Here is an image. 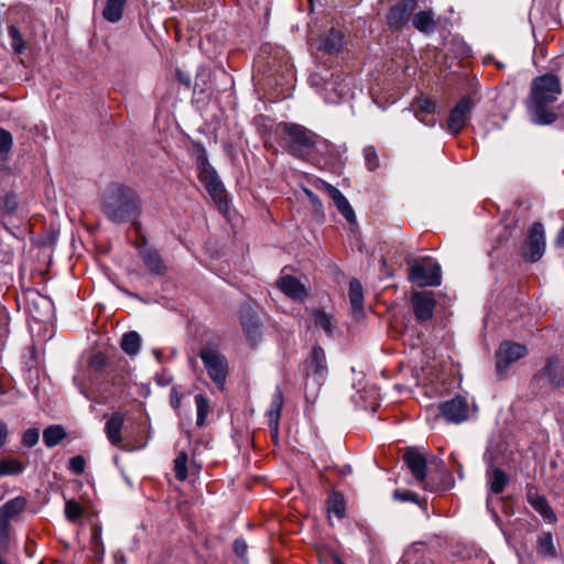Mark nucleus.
<instances>
[{"instance_id": "f257e3e1", "label": "nucleus", "mask_w": 564, "mask_h": 564, "mask_svg": "<svg viewBox=\"0 0 564 564\" xmlns=\"http://www.w3.org/2000/svg\"><path fill=\"white\" fill-rule=\"evenodd\" d=\"M561 95V80L555 74L546 73L533 78L525 100L530 120L539 126L554 123L558 118L557 109L564 107V104L554 107Z\"/></svg>"}, {"instance_id": "f03ea898", "label": "nucleus", "mask_w": 564, "mask_h": 564, "mask_svg": "<svg viewBox=\"0 0 564 564\" xmlns=\"http://www.w3.org/2000/svg\"><path fill=\"white\" fill-rule=\"evenodd\" d=\"M101 209L110 221L122 224L140 214L141 200L131 187L112 183L102 195Z\"/></svg>"}, {"instance_id": "7ed1b4c3", "label": "nucleus", "mask_w": 564, "mask_h": 564, "mask_svg": "<svg viewBox=\"0 0 564 564\" xmlns=\"http://www.w3.org/2000/svg\"><path fill=\"white\" fill-rule=\"evenodd\" d=\"M281 140L290 154L302 160H308L313 154L316 133L304 126L281 122L276 128Z\"/></svg>"}, {"instance_id": "20e7f679", "label": "nucleus", "mask_w": 564, "mask_h": 564, "mask_svg": "<svg viewBox=\"0 0 564 564\" xmlns=\"http://www.w3.org/2000/svg\"><path fill=\"white\" fill-rule=\"evenodd\" d=\"M402 460L410 469L415 480L422 484L425 490H448L454 484L453 477L451 475H447V481L442 485H435L432 480H426V459L424 455L414 447H409L404 451Z\"/></svg>"}, {"instance_id": "39448f33", "label": "nucleus", "mask_w": 564, "mask_h": 564, "mask_svg": "<svg viewBox=\"0 0 564 564\" xmlns=\"http://www.w3.org/2000/svg\"><path fill=\"white\" fill-rule=\"evenodd\" d=\"M198 356L210 380L223 390L229 371L227 358L214 345L202 347Z\"/></svg>"}, {"instance_id": "423d86ee", "label": "nucleus", "mask_w": 564, "mask_h": 564, "mask_svg": "<svg viewBox=\"0 0 564 564\" xmlns=\"http://www.w3.org/2000/svg\"><path fill=\"white\" fill-rule=\"evenodd\" d=\"M24 218L14 193H6L0 196V224L6 230L13 234V229L19 228Z\"/></svg>"}, {"instance_id": "0eeeda50", "label": "nucleus", "mask_w": 564, "mask_h": 564, "mask_svg": "<svg viewBox=\"0 0 564 564\" xmlns=\"http://www.w3.org/2000/svg\"><path fill=\"white\" fill-rule=\"evenodd\" d=\"M417 9V0H399L386 13V22L391 32L401 31Z\"/></svg>"}, {"instance_id": "6e6552de", "label": "nucleus", "mask_w": 564, "mask_h": 564, "mask_svg": "<svg viewBox=\"0 0 564 564\" xmlns=\"http://www.w3.org/2000/svg\"><path fill=\"white\" fill-rule=\"evenodd\" d=\"M528 354L525 345L505 340L496 351V371L500 378L505 377L510 365Z\"/></svg>"}, {"instance_id": "1a4fd4ad", "label": "nucleus", "mask_w": 564, "mask_h": 564, "mask_svg": "<svg viewBox=\"0 0 564 564\" xmlns=\"http://www.w3.org/2000/svg\"><path fill=\"white\" fill-rule=\"evenodd\" d=\"M409 280L421 288L441 284V267L437 263L413 261L409 267Z\"/></svg>"}, {"instance_id": "9d476101", "label": "nucleus", "mask_w": 564, "mask_h": 564, "mask_svg": "<svg viewBox=\"0 0 564 564\" xmlns=\"http://www.w3.org/2000/svg\"><path fill=\"white\" fill-rule=\"evenodd\" d=\"M545 250V235L544 227L541 223H534L527 237V240L522 247V257L530 261H539Z\"/></svg>"}, {"instance_id": "9b49d317", "label": "nucleus", "mask_w": 564, "mask_h": 564, "mask_svg": "<svg viewBox=\"0 0 564 564\" xmlns=\"http://www.w3.org/2000/svg\"><path fill=\"white\" fill-rule=\"evenodd\" d=\"M475 107L474 100L469 96H463L451 109L447 119V129L453 134H458L470 119Z\"/></svg>"}, {"instance_id": "f8f14e48", "label": "nucleus", "mask_w": 564, "mask_h": 564, "mask_svg": "<svg viewBox=\"0 0 564 564\" xmlns=\"http://www.w3.org/2000/svg\"><path fill=\"white\" fill-rule=\"evenodd\" d=\"M542 379H546L553 390L564 389V367L556 357L545 360L544 366L532 377V383L539 384Z\"/></svg>"}, {"instance_id": "ddd939ff", "label": "nucleus", "mask_w": 564, "mask_h": 564, "mask_svg": "<svg viewBox=\"0 0 564 564\" xmlns=\"http://www.w3.org/2000/svg\"><path fill=\"white\" fill-rule=\"evenodd\" d=\"M411 305L416 321L425 323L433 317L436 301L432 292H414L411 295Z\"/></svg>"}, {"instance_id": "4468645a", "label": "nucleus", "mask_w": 564, "mask_h": 564, "mask_svg": "<svg viewBox=\"0 0 564 564\" xmlns=\"http://www.w3.org/2000/svg\"><path fill=\"white\" fill-rule=\"evenodd\" d=\"M440 411L447 422L462 423L468 419L469 406L465 398L455 397L443 402Z\"/></svg>"}, {"instance_id": "2eb2a0df", "label": "nucleus", "mask_w": 564, "mask_h": 564, "mask_svg": "<svg viewBox=\"0 0 564 564\" xmlns=\"http://www.w3.org/2000/svg\"><path fill=\"white\" fill-rule=\"evenodd\" d=\"M316 187L318 189L325 191L329 195L338 212L348 223L354 224L356 221V215L352 207L350 206L348 199L337 187L322 180L317 182Z\"/></svg>"}, {"instance_id": "dca6fc26", "label": "nucleus", "mask_w": 564, "mask_h": 564, "mask_svg": "<svg viewBox=\"0 0 564 564\" xmlns=\"http://www.w3.org/2000/svg\"><path fill=\"white\" fill-rule=\"evenodd\" d=\"M139 253L144 265L152 274L164 275L166 273L167 267L156 249L139 247Z\"/></svg>"}, {"instance_id": "f3484780", "label": "nucleus", "mask_w": 564, "mask_h": 564, "mask_svg": "<svg viewBox=\"0 0 564 564\" xmlns=\"http://www.w3.org/2000/svg\"><path fill=\"white\" fill-rule=\"evenodd\" d=\"M278 288L290 299L303 301L307 296L305 286L294 276L284 275L276 281Z\"/></svg>"}, {"instance_id": "a211bd4d", "label": "nucleus", "mask_w": 564, "mask_h": 564, "mask_svg": "<svg viewBox=\"0 0 564 564\" xmlns=\"http://www.w3.org/2000/svg\"><path fill=\"white\" fill-rule=\"evenodd\" d=\"M411 22L413 28L423 34H431L437 28L435 12L432 9L415 11Z\"/></svg>"}, {"instance_id": "6ab92c4d", "label": "nucleus", "mask_w": 564, "mask_h": 564, "mask_svg": "<svg viewBox=\"0 0 564 564\" xmlns=\"http://www.w3.org/2000/svg\"><path fill=\"white\" fill-rule=\"evenodd\" d=\"M306 372L324 376L327 371L326 355L319 345H314L311 356L305 361Z\"/></svg>"}, {"instance_id": "aec40b11", "label": "nucleus", "mask_w": 564, "mask_h": 564, "mask_svg": "<svg viewBox=\"0 0 564 564\" xmlns=\"http://www.w3.org/2000/svg\"><path fill=\"white\" fill-rule=\"evenodd\" d=\"M283 406V394L280 389H276L272 395L270 410L268 411V422L272 437L276 441L279 434V421Z\"/></svg>"}, {"instance_id": "412c9836", "label": "nucleus", "mask_w": 564, "mask_h": 564, "mask_svg": "<svg viewBox=\"0 0 564 564\" xmlns=\"http://www.w3.org/2000/svg\"><path fill=\"white\" fill-rule=\"evenodd\" d=\"M28 506V500L23 496H18L8 500L0 507V521L10 523L20 513H22Z\"/></svg>"}, {"instance_id": "4be33fe9", "label": "nucleus", "mask_w": 564, "mask_h": 564, "mask_svg": "<svg viewBox=\"0 0 564 564\" xmlns=\"http://www.w3.org/2000/svg\"><path fill=\"white\" fill-rule=\"evenodd\" d=\"M124 423V414L121 412H115L105 425V433L108 441L117 446L122 442L121 430Z\"/></svg>"}, {"instance_id": "5701e85b", "label": "nucleus", "mask_w": 564, "mask_h": 564, "mask_svg": "<svg viewBox=\"0 0 564 564\" xmlns=\"http://www.w3.org/2000/svg\"><path fill=\"white\" fill-rule=\"evenodd\" d=\"M536 553L542 558H555L557 556V549L552 533L543 531L538 535Z\"/></svg>"}, {"instance_id": "b1692460", "label": "nucleus", "mask_w": 564, "mask_h": 564, "mask_svg": "<svg viewBox=\"0 0 564 564\" xmlns=\"http://www.w3.org/2000/svg\"><path fill=\"white\" fill-rule=\"evenodd\" d=\"M528 501H529L530 506L539 514H541L545 520H547L550 522L556 521V516L553 512L551 506L549 505V502L544 496H541L539 494L529 492Z\"/></svg>"}, {"instance_id": "393cba45", "label": "nucleus", "mask_w": 564, "mask_h": 564, "mask_svg": "<svg viewBox=\"0 0 564 564\" xmlns=\"http://www.w3.org/2000/svg\"><path fill=\"white\" fill-rule=\"evenodd\" d=\"M344 46V34L341 31L332 28L323 37L321 50L327 54H337Z\"/></svg>"}, {"instance_id": "a878e982", "label": "nucleus", "mask_w": 564, "mask_h": 564, "mask_svg": "<svg viewBox=\"0 0 564 564\" xmlns=\"http://www.w3.org/2000/svg\"><path fill=\"white\" fill-rule=\"evenodd\" d=\"M240 321L247 338L249 339L250 344L254 346L257 339L260 337V324L257 317L252 313L246 312L242 313Z\"/></svg>"}, {"instance_id": "bb28decb", "label": "nucleus", "mask_w": 564, "mask_h": 564, "mask_svg": "<svg viewBox=\"0 0 564 564\" xmlns=\"http://www.w3.org/2000/svg\"><path fill=\"white\" fill-rule=\"evenodd\" d=\"M127 0H107L102 17L110 23H117L122 19Z\"/></svg>"}, {"instance_id": "cd10ccee", "label": "nucleus", "mask_w": 564, "mask_h": 564, "mask_svg": "<svg viewBox=\"0 0 564 564\" xmlns=\"http://www.w3.org/2000/svg\"><path fill=\"white\" fill-rule=\"evenodd\" d=\"M488 480L490 490L495 495L503 492L506 485L509 481L508 475L499 467L488 471Z\"/></svg>"}, {"instance_id": "c85d7f7f", "label": "nucleus", "mask_w": 564, "mask_h": 564, "mask_svg": "<svg viewBox=\"0 0 564 564\" xmlns=\"http://www.w3.org/2000/svg\"><path fill=\"white\" fill-rule=\"evenodd\" d=\"M413 109L415 117L424 123L426 122V117L429 115H433L435 112V101L430 98H419L413 102Z\"/></svg>"}, {"instance_id": "c756f323", "label": "nucleus", "mask_w": 564, "mask_h": 564, "mask_svg": "<svg viewBox=\"0 0 564 564\" xmlns=\"http://www.w3.org/2000/svg\"><path fill=\"white\" fill-rule=\"evenodd\" d=\"M200 182L204 183L207 192L214 199H221L225 188L217 175V172L213 174L209 173V175L207 176H203V178H200Z\"/></svg>"}, {"instance_id": "7c9ffc66", "label": "nucleus", "mask_w": 564, "mask_h": 564, "mask_svg": "<svg viewBox=\"0 0 564 564\" xmlns=\"http://www.w3.org/2000/svg\"><path fill=\"white\" fill-rule=\"evenodd\" d=\"M349 301L354 312H361L364 308V290L361 283L357 279L349 282Z\"/></svg>"}, {"instance_id": "2f4dec72", "label": "nucleus", "mask_w": 564, "mask_h": 564, "mask_svg": "<svg viewBox=\"0 0 564 564\" xmlns=\"http://www.w3.org/2000/svg\"><path fill=\"white\" fill-rule=\"evenodd\" d=\"M327 511L328 513L335 514L338 519H343L346 516V502L343 494L334 491L327 499Z\"/></svg>"}, {"instance_id": "473e14b6", "label": "nucleus", "mask_w": 564, "mask_h": 564, "mask_svg": "<svg viewBox=\"0 0 564 564\" xmlns=\"http://www.w3.org/2000/svg\"><path fill=\"white\" fill-rule=\"evenodd\" d=\"M120 346L126 354L130 356L137 355L141 346L140 335L134 330L126 333L122 336Z\"/></svg>"}, {"instance_id": "72a5a7b5", "label": "nucleus", "mask_w": 564, "mask_h": 564, "mask_svg": "<svg viewBox=\"0 0 564 564\" xmlns=\"http://www.w3.org/2000/svg\"><path fill=\"white\" fill-rule=\"evenodd\" d=\"M196 149V165L199 171V180L203 176H207L216 172V170L209 164L207 153L202 144H195Z\"/></svg>"}, {"instance_id": "f704fd0d", "label": "nucleus", "mask_w": 564, "mask_h": 564, "mask_svg": "<svg viewBox=\"0 0 564 564\" xmlns=\"http://www.w3.org/2000/svg\"><path fill=\"white\" fill-rule=\"evenodd\" d=\"M195 404L197 410L196 425L203 427L206 423V419L210 412V402L205 394L195 395Z\"/></svg>"}, {"instance_id": "c9c22d12", "label": "nucleus", "mask_w": 564, "mask_h": 564, "mask_svg": "<svg viewBox=\"0 0 564 564\" xmlns=\"http://www.w3.org/2000/svg\"><path fill=\"white\" fill-rule=\"evenodd\" d=\"M65 436L66 433L61 425H51L43 432V441L47 447L56 446Z\"/></svg>"}, {"instance_id": "e433bc0d", "label": "nucleus", "mask_w": 564, "mask_h": 564, "mask_svg": "<svg viewBox=\"0 0 564 564\" xmlns=\"http://www.w3.org/2000/svg\"><path fill=\"white\" fill-rule=\"evenodd\" d=\"M312 316L315 326L321 327L326 333V335H333L335 325L333 323L332 316L321 310H312Z\"/></svg>"}, {"instance_id": "4c0bfd02", "label": "nucleus", "mask_w": 564, "mask_h": 564, "mask_svg": "<svg viewBox=\"0 0 564 564\" xmlns=\"http://www.w3.org/2000/svg\"><path fill=\"white\" fill-rule=\"evenodd\" d=\"M24 465L15 458H4L0 460V477L7 475H19L23 473Z\"/></svg>"}, {"instance_id": "58836bf2", "label": "nucleus", "mask_w": 564, "mask_h": 564, "mask_svg": "<svg viewBox=\"0 0 564 564\" xmlns=\"http://www.w3.org/2000/svg\"><path fill=\"white\" fill-rule=\"evenodd\" d=\"M314 141L313 154H317L325 160L334 155L335 147L328 140L316 134Z\"/></svg>"}, {"instance_id": "ea45409f", "label": "nucleus", "mask_w": 564, "mask_h": 564, "mask_svg": "<svg viewBox=\"0 0 564 564\" xmlns=\"http://www.w3.org/2000/svg\"><path fill=\"white\" fill-rule=\"evenodd\" d=\"M187 460H188V457H187L186 452L178 453L174 459L175 478L180 481L186 480V478L188 476Z\"/></svg>"}, {"instance_id": "a19ab883", "label": "nucleus", "mask_w": 564, "mask_h": 564, "mask_svg": "<svg viewBox=\"0 0 564 564\" xmlns=\"http://www.w3.org/2000/svg\"><path fill=\"white\" fill-rule=\"evenodd\" d=\"M8 34L11 39V47L14 53L21 54L24 48V41L19 29L15 25H10L8 28Z\"/></svg>"}, {"instance_id": "79ce46f5", "label": "nucleus", "mask_w": 564, "mask_h": 564, "mask_svg": "<svg viewBox=\"0 0 564 564\" xmlns=\"http://www.w3.org/2000/svg\"><path fill=\"white\" fill-rule=\"evenodd\" d=\"M364 158H365L366 166L369 171L372 172L379 167V165H380L379 156L377 154L375 147H372V145L366 147L364 149Z\"/></svg>"}, {"instance_id": "37998d69", "label": "nucleus", "mask_w": 564, "mask_h": 564, "mask_svg": "<svg viewBox=\"0 0 564 564\" xmlns=\"http://www.w3.org/2000/svg\"><path fill=\"white\" fill-rule=\"evenodd\" d=\"M83 516V507L74 499L67 500L65 503V517L69 521H76Z\"/></svg>"}, {"instance_id": "c03bdc74", "label": "nucleus", "mask_w": 564, "mask_h": 564, "mask_svg": "<svg viewBox=\"0 0 564 564\" xmlns=\"http://www.w3.org/2000/svg\"><path fill=\"white\" fill-rule=\"evenodd\" d=\"M12 144V134L8 130L0 128V155L9 153Z\"/></svg>"}, {"instance_id": "a18cd8bd", "label": "nucleus", "mask_w": 564, "mask_h": 564, "mask_svg": "<svg viewBox=\"0 0 564 564\" xmlns=\"http://www.w3.org/2000/svg\"><path fill=\"white\" fill-rule=\"evenodd\" d=\"M393 499L401 502L420 503L419 496L410 490L395 489L393 491Z\"/></svg>"}, {"instance_id": "49530a36", "label": "nucleus", "mask_w": 564, "mask_h": 564, "mask_svg": "<svg viewBox=\"0 0 564 564\" xmlns=\"http://www.w3.org/2000/svg\"><path fill=\"white\" fill-rule=\"evenodd\" d=\"M10 533L11 525L10 523L0 521V547L3 551H8L10 546Z\"/></svg>"}, {"instance_id": "de8ad7c7", "label": "nucleus", "mask_w": 564, "mask_h": 564, "mask_svg": "<svg viewBox=\"0 0 564 564\" xmlns=\"http://www.w3.org/2000/svg\"><path fill=\"white\" fill-rule=\"evenodd\" d=\"M86 460L83 456L76 455L69 458L68 468L76 475H80L85 471Z\"/></svg>"}, {"instance_id": "09e8293b", "label": "nucleus", "mask_w": 564, "mask_h": 564, "mask_svg": "<svg viewBox=\"0 0 564 564\" xmlns=\"http://www.w3.org/2000/svg\"><path fill=\"white\" fill-rule=\"evenodd\" d=\"M107 366V356L104 352L95 354L89 360V367L96 371H101Z\"/></svg>"}, {"instance_id": "8fccbe9b", "label": "nucleus", "mask_w": 564, "mask_h": 564, "mask_svg": "<svg viewBox=\"0 0 564 564\" xmlns=\"http://www.w3.org/2000/svg\"><path fill=\"white\" fill-rule=\"evenodd\" d=\"M39 431L36 429H29L22 436V444L26 447H33L39 442Z\"/></svg>"}, {"instance_id": "3c124183", "label": "nucleus", "mask_w": 564, "mask_h": 564, "mask_svg": "<svg viewBox=\"0 0 564 564\" xmlns=\"http://www.w3.org/2000/svg\"><path fill=\"white\" fill-rule=\"evenodd\" d=\"M234 552L237 556L245 558L248 552V545L245 540L236 539L234 542Z\"/></svg>"}, {"instance_id": "603ef678", "label": "nucleus", "mask_w": 564, "mask_h": 564, "mask_svg": "<svg viewBox=\"0 0 564 564\" xmlns=\"http://www.w3.org/2000/svg\"><path fill=\"white\" fill-rule=\"evenodd\" d=\"M304 193L315 207H322V202L315 193L307 188L304 189Z\"/></svg>"}, {"instance_id": "864d4df0", "label": "nucleus", "mask_w": 564, "mask_h": 564, "mask_svg": "<svg viewBox=\"0 0 564 564\" xmlns=\"http://www.w3.org/2000/svg\"><path fill=\"white\" fill-rule=\"evenodd\" d=\"M176 78L180 83H182L184 86L186 87H189L191 86V80H189V77L187 74H185L184 72L177 69L176 70Z\"/></svg>"}, {"instance_id": "5fc2aeb1", "label": "nucleus", "mask_w": 564, "mask_h": 564, "mask_svg": "<svg viewBox=\"0 0 564 564\" xmlns=\"http://www.w3.org/2000/svg\"><path fill=\"white\" fill-rule=\"evenodd\" d=\"M180 404H181V397L178 395L176 389L174 388L172 390V394H171V405L174 408V409H178L180 408Z\"/></svg>"}, {"instance_id": "6e6d98bb", "label": "nucleus", "mask_w": 564, "mask_h": 564, "mask_svg": "<svg viewBox=\"0 0 564 564\" xmlns=\"http://www.w3.org/2000/svg\"><path fill=\"white\" fill-rule=\"evenodd\" d=\"M8 430L7 425L0 421V448L4 445L7 441Z\"/></svg>"}, {"instance_id": "4d7b16f0", "label": "nucleus", "mask_w": 564, "mask_h": 564, "mask_svg": "<svg viewBox=\"0 0 564 564\" xmlns=\"http://www.w3.org/2000/svg\"><path fill=\"white\" fill-rule=\"evenodd\" d=\"M333 560H334V564H345L338 555H335L333 557Z\"/></svg>"}, {"instance_id": "13d9d810", "label": "nucleus", "mask_w": 564, "mask_h": 564, "mask_svg": "<svg viewBox=\"0 0 564 564\" xmlns=\"http://www.w3.org/2000/svg\"><path fill=\"white\" fill-rule=\"evenodd\" d=\"M133 226L135 227L137 230H139L141 227V224L139 221H134Z\"/></svg>"}, {"instance_id": "bf43d9fd", "label": "nucleus", "mask_w": 564, "mask_h": 564, "mask_svg": "<svg viewBox=\"0 0 564 564\" xmlns=\"http://www.w3.org/2000/svg\"><path fill=\"white\" fill-rule=\"evenodd\" d=\"M145 243H147V239H145V238H143V239H142V245H145Z\"/></svg>"}]
</instances>
